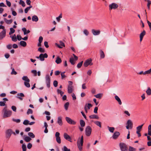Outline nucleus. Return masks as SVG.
Instances as JSON below:
<instances>
[{
	"instance_id": "obj_1",
	"label": "nucleus",
	"mask_w": 151,
	"mask_h": 151,
	"mask_svg": "<svg viewBox=\"0 0 151 151\" xmlns=\"http://www.w3.org/2000/svg\"><path fill=\"white\" fill-rule=\"evenodd\" d=\"M3 110L4 111V114L3 115V117L7 118L10 117L12 115V111L11 110L8 111L6 108H5Z\"/></svg>"
},
{
	"instance_id": "obj_2",
	"label": "nucleus",
	"mask_w": 151,
	"mask_h": 151,
	"mask_svg": "<svg viewBox=\"0 0 151 151\" xmlns=\"http://www.w3.org/2000/svg\"><path fill=\"white\" fill-rule=\"evenodd\" d=\"M48 57V55L46 53L44 54L41 53L39 56L36 57L37 59H40L41 61H43L45 60V58H47Z\"/></svg>"
},
{
	"instance_id": "obj_3",
	"label": "nucleus",
	"mask_w": 151,
	"mask_h": 151,
	"mask_svg": "<svg viewBox=\"0 0 151 151\" xmlns=\"http://www.w3.org/2000/svg\"><path fill=\"white\" fill-rule=\"evenodd\" d=\"M119 146L122 151H127L128 147L125 144L123 143L120 142L119 144Z\"/></svg>"
},
{
	"instance_id": "obj_4",
	"label": "nucleus",
	"mask_w": 151,
	"mask_h": 151,
	"mask_svg": "<svg viewBox=\"0 0 151 151\" xmlns=\"http://www.w3.org/2000/svg\"><path fill=\"white\" fill-rule=\"evenodd\" d=\"M6 134L7 138H9L11 135L12 134L15 135V133L14 132H13L12 130L11 129H9L7 130L6 132Z\"/></svg>"
},
{
	"instance_id": "obj_5",
	"label": "nucleus",
	"mask_w": 151,
	"mask_h": 151,
	"mask_svg": "<svg viewBox=\"0 0 151 151\" xmlns=\"http://www.w3.org/2000/svg\"><path fill=\"white\" fill-rule=\"evenodd\" d=\"M92 131L91 127L89 126H87L86 129V134L87 136H89L90 135Z\"/></svg>"
},
{
	"instance_id": "obj_6",
	"label": "nucleus",
	"mask_w": 151,
	"mask_h": 151,
	"mask_svg": "<svg viewBox=\"0 0 151 151\" xmlns=\"http://www.w3.org/2000/svg\"><path fill=\"white\" fill-rule=\"evenodd\" d=\"M127 126L126 127L127 129H132L133 127V124L131 120H128L126 124Z\"/></svg>"
},
{
	"instance_id": "obj_7",
	"label": "nucleus",
	"mask_w": 151,
	"mask_h": 151,
	"mask_svg": "<svg viewBox=\"0 0 151 151\" xmlns=\"http://www.w3.org/2000/svg\"><path fill=\"white\" fill-rule=\"evenodd\" d=\"M118 7V5L117 4L114 3H113L109 5V9L110 11H111L112 9H117Z\"/></svg>"
},
{
	"instance_id": "obj_8",
	"label": "nucleus",
	"mask_w": 151,
	"mask_h": 151,
	"mask_svg": "<svg viewBox=\"0 0 151 151\" xmlns=\"http://www.w3.org/2000/svg\"><path fill=\"white\" fill-rule=\"evenodd\" d=\"M46 83L47 87L49 88L50 86V79L48 75H47L46 76Z\"/></svg>"
},
{
	"instance_id": "obj_9",
	"label": "nucleus",
	"mask_w": 151,
	"mask_h": 151,
	"mask_svg": "<svg viewBox=\"0 0 151 151\" xmlns=\"http://www.w3.org/2000/svg\"><path fill=\"white\" fill-rule=\"evenodd\" d=\"M144 124H142L141 125L137 127L136 133L138 134V137H139L141 136V134L140 132L142 127Z\"/></svg>"
},
{
	"instance_id": "obj_10",
	"label": "nucleus",
	"mask_w": 151,
	"mask_h": 151,
	"mask_svg": "<svg viewBox=\"0 0 151 151\" xmlns=\"http://www.w3.org/2000/svg\"><path fill=\"white\" fill-rule=\"evenodd\" d=\"M65 119L67 122L70 124L75 125L76 124V122L75 121L72 120L69 117H65Z\"/></svg>"
},
{
	"instance_id": "obj_11",
	"label": "nucleus",
	"mask_w": 151,
	"mask_h": 151,
	"mask_svg": "<svg viewBox=\"0 0 151 151\" xmlns=\"http://www.w3.org/2000/svg\"><path fill=\"white\" fill-rule=\"evenodd\" d=\"M92 62L91 59L87 60L84 63V66L85 67H87L88 65H93V63H91Z\"/></svg>"
},
{
	"instance_id": "obj_12",
	"label": "nucleus",
	"mask_w": 151,
	"mask_h": 151,
	"mask_svg": "<svg viewBox=\"0 0 151 151\" xmlns=\"http://www.w3.org/2000/svg\"><path fill=\"white\" fill-rule=\"evenodd\" d=\"M6 30H3L0 32V40H2L6 36Z\"/></svg>"
},
{
	"instance_id": "obj_13",
	"label": "nucleus",
	"mask_w": 151,
	"mask_h": 151,
	"mask_svg": "<svg viewBox=\"0 0 151 151\" xmlns=\"http://www.w3.org/2000/svg\"><path fill=\"white\" fill-rule=\"evenodd\" d=\"M120 134V133L119 132L117 131L115 132L113 134L112 138L113 139H116L118 138Z\"/></svg>"
},
{
	"instance_id": "obj_14",
	"label": "nucleus",
	"mask_w": 151,
	"mask_h": 151,
	"mask_svg": "<svg viewBox=\"0 0 151 151\" xmlns=\"http://www.w3.org/2000/svg\"><path fill=\"white\" fill-rule=\"evenodd\" d=\"M65 139L69 142H72L71 141V138L70 136H69L67 133H65L63 135Z\"/></svg>"
},
{
	"instance_id": "obj_15",
	"label": "nucleus",
	"mask_w": 151,
	"mask_h": 151,
	"mask_svg": "<svg viewBox=\"0 0 151 151\" xmlns=\"http://www.w3.org/2000/svg\"><path fill=\"white\" fill-rule=\"evenodd\" d=\"M91 32L94 35H99L100 33V31L99 30H95L94 29H92Z\"/></svg>"
},
{
	"instance_id": "obj_16",
	"label": "nucleus",
	"mask_w": 151,
	"mask_h": 151,
	"mask_svg": "<svg viewBox=\"0 0 151 151\" xmlns=\"http://www.w3.org/2000/svg\"><path fill=\"white\" fill-rule=\"evenodd\" d=\"M145 34L146 32L145 30H143L142 32L140 33L139 36L140 42H141L142 41L143 37L145 35Z\"/></svg>"
},
{
	"instance_id": "obj_17",
	"label": "nucleus",
	"mask_w": 151,
	"mask_h": 151,
	"mask_svg": "<svg viewBox=\"0 0 151 151\" xmlns=\"http://www.w3.org/2000/svg\"><path fill=\"white\" fill-rule=\"evenodd\" d=\"M73 86H72L68 85V91L69 93H71L73 91Z\"/></svg>"
},
{
	"instance_id": "obj_18",
	"label": "nucleus",
	"mask_w": 151,
	"mask_h": 151,
	"mask_svg": "<svg viewBox=\"0 0 151 151\" xmlns=\"http://www.w3.org/2000/svg\"><path fill=\"white\" fill-rule=\"evenodd\" d=\"M60 133L57 132H56L55 134V136L56 137V140L57 142H61V139L60 137Z\"/></svg>"
},
{
	"instance_id": "obj_19",
	"label": "nucleus",
	"mask_w": 151,
	"mask_h": 151,
	"mask_svg": "<svg viewBox=\"0 0 151 151\" xmlns=\"http://www.w3.org/2000/svg\"><path fill=\"white\" fill-rule=\"evenodd\" d=\"M57 46L60 48H62L63 47H65V44L64 43L61 41H60V45L57 44V43H55Z\"/></svg>"
},
{
	"instance_id": "obj_20",
	"label": "nucleus",
	"mask_w": 151,
	"mask_h": 151,
	"mask_svg": "<svg viewBox=\"0 0 151 151\" xmlns=\"http://www.w3.org/2000/svg\"><path fill=\"white\" fill-rule=\"evenodd\" d=\"M83 142H77V145L80 151H81L82 149V146Z\"/></svg>"
},
{
	"instance_id": "obj_21",
	"label": "nucleus",
	"mask_w": 151,
	"mask_h": 151,
	"mask_svg": "<svg viewBox=\"0 0 151 151\" xmlns=\"http://www.w3.org/2000/svg\"><path fill=\"white\" fill-rule=\"evenodd\" d=\"M17 95L20 96H17V98L21 100H23V98L22 97H24V94L22 93H19L17 94Z\"/></svg>"
},
{
	"instance_id": "obj_22",
	"label": "nucleus",
	"mask_w": 151,
	"mask_h": 151,
	"mask_svg": "<svg viewBox=\"0 0 151 151\" xmlns=\"http://www.w3.org/2000/svg\"><path fill=\"white\" fill-rule=\"evenodd\" d=\"M57 122L60 126H62L63 125L62 117L61 116H59L58 117Z\"/></svg>"
},
{
	"instance_id": "obj_23",
	"label": "nucleus",
	"mask_w": 151,
	"mask_h": 151,
	"mask_svg": "<svg viewBox=\"0 0 151 151\" xmlns=\"http://www.w3.org/2000/svg\"><path fill=\"white\" fill-rule=\"evenodd\" d=\"M100 58L101 59L104 58L105 57V54L102 50H100L99 51Z\"/></svg>"
},
{
	"instance_id": "obj_24",
	"label": "nucleus",
	"mask_w": 151,
	"mask_h": 151,
	"mask_svg": "<svg viewBox=\"0 0 151 151\" xmlns=\"http://www.w3.org/2000/svg\"><path fill=\"white\" fill-rule=\"evenodd\" d=\"M4 19L6 23L8 24H11L13 22V20L12 19L10 20H7L6 18H4Z\"/></svg>"
},
{
	"instance_id": "obj_25",
	"label": "nucleus",
	"mask_w": 151,
	"mask_h": 151,
	"mask_svg": "<svg viewBox=\"0 0 151 151\" xmlns=\"http://www.w3.org/2000/svg\"><path fill=\"white\" fill-rule=\"evenodd\" d=\"M38 18L36 15H34L32 17V20L33 22H37L38 20Z\"/></svg>"
},
{
	"instance_id": "obj_26",
	"label": "nucleus",
	"mask_w": 151,
	"mask_h": 151,
	"mask_svg": "<svg viewBox=\"0 0 151 151\" xmlns=\"http://www.w3.org/2000/svg\"><path fill=\"white\" fill-rule=\"evenodd\" d=\"M24 140L25 142H29L32 139L31 138L29 137L26 136L25 135H24Z\"/></svg>"
},
{
	"instance_id": "obj_27",
	"label": "nucleus",
	"mask_w": 151,
	"mask_h": 151,
	"mask_svg": "<svg viewBox=\"0 0 151 151\" xmlns=\"http://www.w3.org/2000/svg\"><path fill=\"white\" fill-rule=\"evenodd\" d=\"M115 98L116 100L118 102L119 105H121L122 104L121 101L119 98L117 96H115Z\"/></svg>"
},
{
	"instance_id": "obj_28",
	"label": "nucleus",
	"mask_w": 151,
	"mask_h": 151,
	"mask_svg": "<svg viewBox=\"0 0 151 151\" xmlns=\"http://www.w3.org/2000/svg\"><path fill=\"white\" fill-rule=\"evenodd\" d=\"M22 79L24 81V82H30V80L28 78V77L27 76H23V77L22 78Z\"/></svg>"
},
{
	"instance_id": "obj_29",
	"label": "nucleus",
	"mask_w": 151,
	"mask_h": 151,
	"mask_svg": "<svg viewBox=\"0 0 151 151\" xmlns=\"http://www.w3.org/2000/svg\"><path fill=\"white\" fill-rule=\"evenodd\" d=\"M89 117L91 119H99V117L98 116L94 114L90 115Z\"/></svg>"
},
{
	"instance_id": "obj_30",
	"label": "nucleus",
	"mask_w": 151,
	"mask_h": 151,
	"mask_svg": "<svg viewBox=\"0 0 151 151\" xmlns=\"http://www.w3.org/2000/svg\"><path fill=\"white\" fill-rule=\"evenodd\" d=\"M20 45L22 46L25 47L27 45L26 42L24 41H21L20 42Z\"/></svg>"
},
{
	"instance_id": "obj_31",
	"label": "nucleus",
	"mask_w": 151,
	"mask_h": 151,
	"mask_svg": "<svg viewBox=\"0 0 151 151\" xmlns=\"http://www.w3.org/2000/svg\"><path fill=\"white\" fill-rule=\"evenodd\" d=\"M61 62L62 60L61 58L59 56L57 57L55 60V62L57 64H59Z\"/></svg>"
},
{
	"instance_id": "obj_32",
	"label": "nucleus",
	"mask_w": 151,
	"mask_h": 151,
	"mask_svg": "<svg viewBox=\"0 0 151 151\" xmlns=\"http://www.w3.org/2000/svg\"><path fill=\"white\" fill-rule=\"evenodd\" d=\"M80 124L81 127H84L85 125V123L84 121L83 120L81 119L80 120Z\"/></svg>"
},
{
	"instance_id": "obj_33",
	"label": "nucleus",
	"mask_w": 151,
	"mask_h": 151,
	"mask_svg": "<svg viewBox=\"0 0 151 151\" xmlns=\"http://www.w3.org/2000/svg\"><path fill=\"white\" fill-rule=\"evenodd\" d=\"M38 51L41 53H44L45 52V50L44 48L40 47L38 48Z\"/></svg>"
},
{
	"instance_id": "obj_34",
	"label": "nucleus",
	"mask_w": 151,
	"mask_h": 151,
	"mask_svg": "<svg viewBox=\"0 0 151 151\" xmlns=\"http://www.w3.org/2000/svg\"><path fill=\"white\" fill-rule=\"evenodd\" d=\"M10 37H11L12 41L14 42H16L17 41V38L15 34H14L12 36H10Z\"/></svg>"
},
{
	"instance_id": "obj_35",
	"label": "nucleus",
	"mask_w": 151,
	"mask_h": 151,
	"mask_svg": "<svg viewBox=\"0 0 151 151\" xmlns=\"http://www.w3.org/2000/svg\"><path fill=\"white\" fill-rule=\"evenodd\" d=\"M146 93L148 95H151V90L150 87H148L146 91Z\"/></svg>"
},
{
	"instance_id": "obj_36",
	"label": "nucleus",
	"mask_w": 151,
	"mask_h": 151,
	"mask_svg": "<svg viewBox=\"0 0 151 151\" xmlns=\"http://www.w3.org/2000/svg\"><path fill=\"white\" fill-rule=\"evenodd\" d=\"M102 93H99L96 95H94V96L97 98L101 99L102 96Z\"/></svg>"
},
{
	"instance_id": "obj_37",
	"label": "nucleus",
	"mask_w": 151,
	"mask_h": 151,
	"mask_svg": "<svg viewBox=\"0 0 151 151\" xmlns=\"http://www.w3.org/2000/svg\"><path fill=\"white\" fill-rule=\"evenodd\" d=\"M69 105V103L68 102H67L64 105L65 109L66 110H67Z\"/></svg>"
},
{
	"instance_id": "obj_38",
	"label": "nucleus",
	"mask_w": 151,
	"mask_h": 151,
	"mask_svg": "<svg viewBox=\"0 0 151 151\" xmlns=\"http://www.w3.org/2000/svg\"><path fill=\"white\" fill-rule=\"evenodd\" d=\"M109 131L111 133H113L114 130V127H110L109 126L108 127Z\"/></svg>"
},
{
	"instance_id": "obj_39",
	"label": "nucleus",
	"mask_w": 151,
	"mask_h": 151,
	"mask_svg": "<svg viewBox=\"0 0 151 151\" xmlns=\"http://www.w3.org/2000/svg\"><path fill=\"white\" fill-rule=\"evenodd\" d=\"M29 121L28 120L25 119L24 121L23 124L24 125H27L28 124H29Z\"/></svg>"
},
{
	"instance_id": "obj_40",
	"label": "nucleus",
	"mask_w": 151,
	"mask_h": 151,
	"mask_svg": "<svg viewBox=\"0 0 151 151\" xmlns=\"http://www.w3.org/2000/svg\"><path fill=\"white\" fill-rule=\"evenodd\" d=\"M28 135L30 137L32 138H34L35 137V135L32 132H29L28 133Z\"/></svg>"
},
{
	"instance_id": "obj_41",
	"label": "nucleus",
	"mask_w": 151,
	"mask_h": 151,
	"mask_svg": "<svg viewBox=\"0 0 151 151\" xmlns=\"http://www.w3.org/2000/svg\"><path fill=\"white\" fill-rule=\"evenodd\" d=\"M69 61L72 65H73L75 64L74 59L73 58H71L70 59Z\"/></svg>"
},
{
	"instance_id": "obj_42",
	"label": "nucleus",
	"mask_w": 151,
	"mask_h": 151,
	"mask_svg": "<svg viewBox=\"0 0 151 151\" xmlns=\"http://www.w3.org/2000/svg\"><path fill=\"white\" fill-rule=\"evenodd\" d=\"M83 62V61H82L78 63V64L77 65V67L78 68H80L81 67V66L82 65Z\"/></svg>"
},
{
	"instance_id": "obj_43",
	"label": "nucleus",
	"mask_w": 151,
	"mask_h": 151,
	"mask_svg": "<svg viewBox=\"0 0 151 151\" xmlns=\"http://www.w3.org/2000/svg\"><path fill=\"white\" fill-rule=\"evenodd\" d=\"M94 123L100 127H101V122L99 121H95L94 122Z\"/></svg>"
},
{
	"instance_id": "obj_44",
	"label": "nucleus",
	"mask_w": 151,
	"mask_h": 151,
	"mask_svg": "<svg viewBox=\"0 0 151 151\" xmlns=\"http://www.w3.org/2000/svg\"><path fill=\"white\" fill-rule=\"evenodd\" d=\"M19 4H20L23 7H24L25 6V4L24 3V2L22 0H20Z\"/></svg>"
},
{
	"instance_id": "obj_45",
	"label": "nucleus",
	"mask_w": 151,
	"mask_h": 151,
	"mask_svg": "<svg viewBox=\"0 0 151 151\" xmlns=\"http://www.w3.org/2000/svg\"><path fill=\"white\" fill-rule=\"evenodd\" d=\"M29 82H24V85L27 88H29L30 86Z\"/></svg>"
},
{
	"instance_id": "obj_46",
	"label": "nucleus",
	"mask_w": 151,
	"mask_h": 151,
	"mask_svg": "<svg viewBox=\"0 0 151 151\" xmlns=\"http://www.w3.org/2000/svg\"><path fill=\"white\" fill-rule=\"evenodd\" d=\"M23 151H26L27 150L26 146L24 144H23L22 145Z\"/></svg>"
},
{
	"instance_id": "obj_47",
	"label": "nucleus",
	"mask_w": 151,
	"mask_h": 151,
	"mask_svg": "<svg viewBox=\"0 0 151 151\" xmlns=\"http://www.w3.org/2000/svg\"><path fill=\"white\" fill-rule=\"evenodd\" d=\"M147 1L148 2L147 5V6L148 9H150V5L151 4V1H150V0H147Z\"/></svg>"
},
{
	"instance_id": "obj_48",
	"label": "nucleus",
	"mask_w": 151,
	"mask_h": 151,
	"mask_svg": "<svg viewBox=\"0 0 151 151\" xmlns=\"http://www.w3.org/2000/svg\"><path fill=\"white\" fill-rule=\"evenodd\" d=\"M129 151H136V149L133 147L130 146L129 149Z\"/></svg>"
},
{
	"instance_id": "obj_49",
	"label": "nucleus",
	"mask_w": 151,
	"mask_h": 151,
	"mask_svg": "<svg viewBox=\"0 0 151 151\" xmlns=\"http://www.w3.org/2000/svg\"><path fill=\"white\" fill-rule=\"evenodd\" d=\"M27 113V114H32L33 113V111L32 109H28Z\"/></svg>"
},
{
	"instance_id": "obj_50",
	"label": "nucleus",
	"mask_w": 151,
	"mask_h": 151,
	"mask_svg": "<svg viewBox=\"0 0 151 151\" xmlns=\"http://www.w3.org/2000/svg\"><path fill=\"white\" fill-rule=\"evenodd\" d=\"M6 102L5 101H0V106H4L5 105Z\"/></svg>"
},
{
	"instance_id": "obj_51",
	"label": "nucleus",
	"mask_w": 151,
	"mask_h": 151,
	"mask_svg": "<svg viewBox=\"0 0 151 151\" xmlns=\"http://www.w3.org/2000/svg\"><path fill=\"white\" fill-rule=\"evenodd\" d=\"M58 82L56 81L55 80L53 82V85L55 87H57L58 86Z\"/></svg>"
},
{
	"instance_id": "obj_52",
	"label": "nucleus",
	"mask_w": 151,
	"mask_h": 151,
	"mask_svg": "<svg viewBox=\"0 0 151 151\" xmlns=\"http://www.w3.org/2000/svg\"><path fill=\"white\" fill-rule=\"evenodd\" d=\"M31 72L33 73L35 76H36L37 75V71L36 70H32L31 71Z\"/></svg>"
},
{
	"instance_id": "obj_53",
	"label": "nucleus",
	"mask_w": 151,
	"mask_h": 151,
	"mask_svg": "<svg viewBox=\"0 0 151 151\" xmlns=\"http://www.w3.org/2000/svg\"><path fill=\"white\" fill-rule=\"evenodd\" d=\"M22 30L24 34V35H25L27 34L26 32H27V30L25 28V27L23 28L22 29Z\"/></svg>"
},
{
	"instance_id": "obj_54",
	"label": "nucleus",
	"mask_w": 151,
	"mask_h": 151,
	"mask_svg": "<svg viewBox=\"0 0 151 151\" xmlns=\"http://www.w3.org/2000/svg\"><path fill=\"white\" fill-rule=\"evenodd\" d=\"M65 73V72H62L61 74V78L62 79H63L66 77V76L64 75V73Z\"/></svg>"
},
{
	"instance_id": "obj_55",
	"label": "nucleus",
	"mask_w": 151,
	"mask_h": 151,
	"mask_svg": "<svg viewBox=\"0 0 151 151\" xmlns=\"http://www.w3.org/2000/svg\"><path fill=\"white\" fill-rule=\"evenodd\" d=\"M12 120L13 121L16 122L18 123H19L21 121L19 119H13Z\"/></svg>"
},
{
	"instance_id": "obj_56",
	"label": "nucleus",
	"mask_w": 151,
	"mask_h": 151,
	"mask_svg": "<svg viewBox=\"0 0 151 151\" xmlns=\"http://www.w3.org/2000/svg\"><path fill=\"white\" fill-rule=\"evenodd\" d=\"M17 72L15 71L14 69V68H13L12 69V71L11 73V74H14V75H15L17 74Z\"/></svg>"
},
{
	"instance_id": "obj_57",
	"label": "nucleus",
	"mask_w": 151,
	"mask_h": 151,
	"mask_svg": "<svg viewBox=\"0 0 151 151\" xmlns=\"http://www.w3.org/2000/svg\"><path fill=\"white\" fill-rule=\"evenodd\" d=\"M77 142H83V136H82L81 139L80 138H79L78 139Z\"/></svg>"
},
{
	"instance_id": "obj_58",
	"label": "nucleus",
	"mask_w": 151,
	"mask_h": 151,
	"mask_svg": "<svg viewBox=\"0 0 151 151\" xmlns=\"http://www.w3.org/2000/svg\"><path fill=\"white\" fill-rule=\"evenodd\" d=\"M11 10L12 11V14L14 16H16L17 15V12L14 11H13V9L11 8Z\"/></svg>"
},
{
	"instance_id": "obj_59",
	"label": "nucleus",
	"mask_w": 151,
	"mask_h": 151,
	"mask_svg": "<svg viewBox=\"0 0 151 151\" xmlns=\"http://www.w3.org/2000/svg\"><path fill=\"white\" fill-rule=\"evenodd\" d=\"M11 108L13 111L15 112L16 111L17 108L15 106H12L11 107Z\"/></svg>"
},
{
	"instance_id": "obj_60",
	"label": "nucleus",
	"mask_w": 151,
	"mask_h": 151,
	"mask_svg": "<svg viewBox=\"0 0 151 151\" xmlns=\"http://www.w3.org/2000/svg\"><path fill=\"white\" fill-rule=\"evenodd\" d=\"M17 39L19 41H20L22 39V37L20 35H17Z\"/></svg>"
},
{
	"instance_id": "obj_61",
	"label": "nucleus",
	"mask_w": 151,
	"mask_h": 151,
	"mask_svg": "<svg viewBox=\"0 0 151 151\" xmlns=\"http://www.w3.org/2000/svg\"><path fill=\"white\" fill-rule=\"evenodd\" d=\"M44 45L45 47L47 48H48L49 47V46L48 45V43L47 41H45L44 42Z\"/></svg>"
},
{
	"instance_id": "obj_62",
	"label": "nucleus",
	"mask_w": 151,
	"mask_h": 151,
	"mask_svg": "<svg viewBox=\"0 0 151 151\" xmlns=\"http://www.w3.org/2000/svg\"><path fill=\"white\" fill-rule=\"evenodd\" d=\"M84 33L86 36L89 34V32L87 29H85L83 31Z\"/></svg>"
},
{
	"instance_id": "obj_63",
	"label": "nucleus",
	"mask_w": 151,
	"mask_h": 151,
	"mask_svg": "<svg viewBox=\"0 0 151 151\" xmlns=\"http://www.w3.org/2000/svg\"><path fill=\"white\" fill-rule=\"evenodd\" d=\"M147 23L149 26L150 30L151 31V23L148 20H147Z\"/></svg>"
},
{
	"instance_id": "obj_64",
	"label": "nucleus",
	"mask_w": 151,
	"mask_h": 151,
	"mask_svg": "<svg viewBox=\"0 0 151 151\" xmlns=\"http://www.w3.org/2000/svg\"><path fill=\"white\" fill-rule=\"evenodd\" d=\"M64 151H70V150L68 149L66 146H64L63 147Z\"/></svg>"
}]
</instances>
